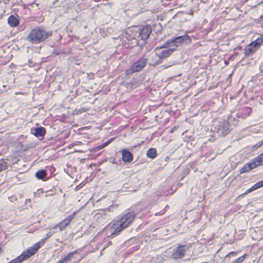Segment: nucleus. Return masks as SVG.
<instances>
[{
	"label": "nucleus",
	"instance_id": "nucleus-1",
	"mask_svg": "<svg viewBox=\"0 0 263 263\" xmlns=\"http://www.w3.org/2000/svg\"><path fill=\"white\" fill-rule=\"evenodd\" d=\"M52 35V32L41 27L33 29L27 36V40L32 44H39L45 41Z\"/></svg>",
	"mask_w": 263,
	"mask_h": 263
},
{
	"label": "nucleus",
	"instance_id": "nucleus-2",
	"mask_svg": "<svg viewBox=\"0 0 263 263\" xmlns=\"http://www.w3.org/2000/svg\"><path fill=\"white\" fill-rule=\"evenodd\" d=\"M232 129V125L230 124L229 121L223 120L219 121L215 124L214 127L212 129V131L217 133L218 136L224 137L230 133Z\"/></svg>",
	"mask_w": 263,
	"mask_h": 263
},
{
	"label": "nucleus",
	"instance_id": "nucleus-3",
	"mask_svg": "<svg viewBox=\"0 0 263 263\" xmlns=\"http://www.w3.org/2000/svg\"><path fill=\"white\" fill-rule=\"evenodd\" d=\"M192 39L186 34L179 35L176 37H171L167 41L169 43L170 48H174V52L182 44H187L191 43Z\"/></svg>",
	"mask_w": 263,
	"mask_h": 263
},
{
	"label": "nucleus",
	"instance_id": "nucleus-4",
	"mask_svg": "<svg viewBox=\"0 0 263 263\" xmlns=\"http://www.w3.org/2000/svg\"><path fill=\"white\" fill-rule=\"evenodd\" d=\"M263 43V34L258 37L255 41L250 43L244 49L245 57L255 53L260 45Z\"/></svg>",
	"mask_w": 263,
	"mask_h": 263
},
{
	"label": "nucleus",
	"instance_id": "nucleus-5",
	"mask_svg": "<svg viewBox=\"0 0 263 263\" xmlns=\"http://www.w3.org/2000/svg\"><path fill=\"white\" fill-rule=\"evenodd\" d=\"M41 241L36 243L32 247L29 248L26 251H24L19 256L18 259L21 262L26 260L35 254L37 250L41 248Z\"/></svg>",
	"mask_w": 263,
	"mask_h": 263
},
{
	"label": "nucleus",
	"instance_id": "nucleus-6",
	"mask_svg": "<svg viewBox=\"0 0 263 263\" xmlns=\"http://www.w3.org/2000/svg\"><path fill=\"white\" fill-rule=\"evenodd\" d=\"M147 59L142 57L138 61L135 62L130 68L126 71L127 74H131L135 72L140 71L146 65Z\"/></svg>",
	"mask_w": 263,
	"mask_h": 263
},
{
	"label": "nucleus",
	"instance_id": "nucleus-7",
	"mask_svg": "<svg viewBox=\"0 0 263 263\" xmlns=\"http://www.w3.org/2000/svg\"><path fill=\"white\" fill-rule=\"evenodd\" d=\"M237 252H231L228 254L224 259V262L226 263H242L246 257V254L241 256H237Z\"/></svg>",
	"mask_w": 263,
	"mask_h": 263
},
{
	"label": "nucleus",
	"instance_id": "nucleus-8",
	"mask_svg": "<svg viewBox=\"0 0 263 263\" xmlns=\"http://www.w3.org/2000/svg\"><path fill=\"white\" fill-rule=\"evenodd\" d=\"M136 213L134 211H130L124 214L118 221L125 228L128 227L134 221L136 217Z\"/></svg>",
	"mask_w": 263,
	"mask_h": 263
},
{
	"label": "nucleus",
	"instance_id": "nucleus-9",
	"mask_svg": "<svg viewBox=\"0 0 263 263\" xmlns=\"http://www.w3.org/2000/svg\"><path fill=\"white\" fill-rule=\"evenodd\" d=\"M190 246L179 245L174 250L172 255V258L175 260L182 259L185 256V253Z\"/></svg>",
	"mask_w": 263,
	"mask_h": 263
},
{
	"label": "nucleus",
	"instance_id": "nucleus-10",
	"mask_svg": "<svg viewBox=\"0 0 263 263\" xmlns=\"http://www.w3.org/2000/svg\"><path fill=\"white\" fill-rule=\"evenodd\" d=\"M152 31L150 25H146L139 30V37L142 40H146L149 36Z\"/></svg>",
	"mask_w": 263,
	"mask_h": 263
},
{
	"label": "nucleus",
	"instance_id": "nucleus-11",
	"mask_svg": "<svg viewBox=\"0 0 263 263\" xmlns=\"http://www.w3.org/2000/svg\"><path fill=\"white\" fill-rule=\"evenodd\" d=\"M258 165L256 162L255 161L254 159L251 160L250 162L246 164L240 169V173L243 174L245 173H247L250 170H253L257 167H258Z\"/></svg>",
	"mask_w": 263,
	"mask_h": 263
},
{
	"label": "nucleus",
	"instance_id": "nucleus-12",
	"mask_svg": "<svg viewBox=\"0 0 263 263\" xmlns=\"http://www.w3.org/2000/svg\"><path fill=\"white\" fill-rule=\"evenodd\" d=\"M122 154V158L124 162L129 163L133 160V155L126 148L122 149L120 151Z\"/></svg>",
	"mask_w": 263,
	"mask_h": 263
},
{
	"label": "nucleus",
	"instance_id": "nucleus-13",
	"mask_svg": "<svg viewBox=\"0 0 263 263\" xmlns=\"http://www.w3.org/2000/svg\"><path fill=\"white\" fill-rule=\"evenodd\" d=\"M125 228L118 222L115 224V226L112 228V232L111 233L110 237L111 238H113L116 236L119 235Z\"/></svg>",
	"mask_w": 263,
	"mask_h": 263
},
{
	"label": "nucleus",
	"instance_id": "nucleus-14",
	"mask_svg": "<svg viewBox=\"0 0 263 263\" xmlns=\"http://www.w3.org/2000/svg\"><path fill=\"white\" fill-rule=\"evenodd\" d=\"M31 133L37 138L43 137L46 134V128L42 126L33 128L31 129Z\"/></svg>",
	"mask_w": 263,
	"mask_h": 263
},
{
	"label": "nucleus",
	"instance_id": "nucleus-15",
	"mask_svg": "<svg viewBox=\"0 0 263 263\" xmlns=\"http://www.w3.org/2000/svg\"><path fill=\"white\" fill-rule=\"evenodd\" d=\"M263 186V180L257 182L255 184H254L251 187L247 190L244 193L242 194L240 196H242L245 195L248 193H250L256 190L259 189Z\"/></svg>",
	"mask_w": 263,
	"mask_h": 263
},
{
	"label": "nucleus",
	"instance_id": "nucleus-16",
	"mask_svg": "<svg viewBox=\"0 0 263 263\" xmlns=\"http://www.w3.org/2000/svg\"><path fill=\"white\" fill-rule=\"evenodd\" d=\"M174 52V48H168L166 50H163L159 53H157L156 55H160L161 59L164 60L169 57Z\"/></svg>",
	"mask_w": 263,
	"mask_h": 263
},
{
	"label": "nucleus",
	"instance_id": "nucleus-17",
	"mask_svg": "<svg viewBox=\"0 0 263 263\" xmlns=\"http://www.w3.org/2000/svg\"><path fill=\"white\" fill-rule=\"evenodd\" d=\"M8 23L11 27H15L18 25L19 20L14 15H11L8 18Z\"/></svg>",
	"mask_w": 263,
	"mask_h": 263
},
{
	"label": "nucleus",
	"instance_id": "nucleus-18",
	"mask_svg": "<svg viewBox=\"0 0 263 263\" xmlns=\"http://www.w3.org/2000/svg\"><path fill=\"white\" fill-rule=\"evenodd\" d=\"M35 177L39 180L42 179L43 181H47L48 180L46 171L44 170L38 171L35 173Z\"/></svg>",
	"mask_w": 263,
	"mask_h": 263
},
{
	"label": "nucleus",
	"instance_id": "nucleus-19",
	"mask_svg": "<svg viewBox=\"0 0 263 263\" xmlns=\"http://www.w3.org/2000/svg\"><path fill=\"white\" fill-rule=\"evenodd\" d=\"M157 156V153L156 148H149L146 152V156L151 158L152 159H154Z\"/></svg>",
	"mask_w": 263,
	"mask_h": 263
},
{
	"label": "nucleus",
	"instance_id": "nucleus-20",
	"mask_svg": "<svg viewBox=\"0 0 263 263\" xmlns=\"http://www.w3.org/2000/svg\"><path fill=\"white\" fill-rule=\"evenodd\" d=\"M8 161V159H0V173L7 169Z\"/></svg>",
	"mask_w": 263,
	"mask_h": 263
},
{
	"label": "nucleus",
	"instance_id": "nucleus-21",
	"mask_svg": "<svg viewBox=\"0 0 263 263\" xmlns=\"http://www.w3.org/2000/svg\"><path fill=\"white\" fill-rule=\"evenodd\" d=\"M70 222L68 221V220L65 218L63 220H62L61 222H60L57 226H59L60 228V229L61 231L63 230L66 227H67L69 224Z\"/></svg>",
	"mask_w": 263,
	"mask_h": 263
},
{
	"label": "nucleus",
	"instance_id": "nucleus-22",
	"mask_svg": "<svg viewBox=\"0 0 263 263\" xmlns=\"http://www.w3.org/2000/svg\"><path fill=\"white\" fill-rule=\"evenodd\" d=\"M114 139H115L114 138H112L110 139L106 142H104V143H102L101 144L97 146L96 148L98 150H100V149H101L104 148L105 147L107 146L108 144H109L114 140Z\"/></svg>",
	"mask_w": 263,
	"mask_h": 263
},
{
	"label": "nucleus",
	"instance_id": "nucleus-23",
	"mask_svg": "<svg viewBox=\"0 0 263 263\" xmlns=\"http://www.w3.org/2000/svg\"><path fill=\"white\" fill-rule=\"evenodd\" d=\"M241 110L246 118L250 116L252 111V108L250 107H245L241 108Z\"/></svg>",
	"mask_w": 263,
	"mask_h": 263
},
{
	"label": "nucleus",
	"instance_id": "nucleus-24",
	"mask_svg": "<svg viewBox=\"0 0 263 263\" xmlns=\"http://www.w3.org/2000/svg\"><path fill=\"white\" fill-rule=\"evenodd\" d=\"M254 159L258 166L263 165V153Z\"/></svg>",
	"mask_w": 263,
	"mask_h": 263
},
{
	"label": "nucleus",
	"instance_id": "nucleus-25",
	"mask_svg": "<svg viewBox=\"0 0 263 263\" xmlns=\"http://www.w3.org/2000/svg\"><path fill=\"white\" fill-rule=\"evenodd\" d=\"M78 252L77 250L73 251L72 252L69 253L66 256H65V258L68 261H70L72 259V256L76 254Z\"/></svg>",
	"mask_w": 263,
	"mask_h": 263
},
{
	"label": "nucleus",
	"instance_id": "nucleus-26",
	"mask_svg": "<svg viewBox=\"0 0 263 263\" xmlns=\"http://www.w3.org/2000/svg\"><path fill=\"white\" fill-rule=\"evenodd\" d=\"M161 48H170L169 43L167 40L161 46L157 47L156 50Z\"/></svg>",
	"mask_w": 263,
	"mask_h": 263
},
{
	"label": "nucleus",
	"instance_id": "nucleus-27",
	"mask_svg": "<svg viewBox=\"0 0 263 263\" xmlns=\"http://www.w3.org/2000/svg\"><path fill=\"white\" fill-rule=\"evenodd\" d=\"M156 56L158 57V59L155 62V63L154 64V66H156L160 65V64H161L162 63V62L164 60L163 59L161 58L160 55H156Z\"/></svg>",
	"mask_w": 263,
	"mask_h": 263
},
{
	"label": "nucleus",
	"instance_id": "nucleus-28",
	"mask_svg": "<svg viewBox=\"0 0 263 263\" xmlns=\"http://www.w3.org/2000/svg\"><path fill=\"white\" fill-rule=\"evenodd\" d=\"M236 115H237V117L238 118H241V119L246 118V117L245 116V115H243V113L242 112V111H241V109L238 111V112L237 113Z\"/></svg>",
	"mask_w": 263,
	"mask_h": 263
},
{
	"label": "nucleus",
	"instance_id": "nucleus-29",
	"mask_svg": "<svg viewBox=\"0 0 263 263\" xmlns=\"http://www.w3.org/2000/svg\"><path fill=\"white\" fill-rule=\"evenodd\" d=\"M79 212V211H76L74 212L72 215H69L66 219L68 220L69 222L72 220V219L74 218V216Z\"/></svg>",
	"mask_w": 263,
	"mask_h": 263
},
{
	"label": "nucleus",
	"instance_id": "nucleus-30",
	"mask_svg": "<svg viewBox=\"0 0 263 263\" xmlns=\"http://www.w3.org/2000/svg\"><path fill=\"white\" fill-rule=\"evenodd\" d=\"M69 261H67V260L66 259V258L65 257L63 259H60L59 261H58L56 263H67Z\"/></svg>",
	"mask_w": 263,
	"mask_h": 263
},
{
	"label": "nucleus",
	"instance_id": "nucleus-31",
	"mask_svg": "<svg viewBox=\"0 0 263 263\" xmlns=\"http://www.w3.org/2000/svg\"><path fill=\"white\" fill-rule=\"evenodd\" d=\"M35 64H36L35 63H33L31 60H28V65H29V67H34Z\"/></svg>",
	"mask_w": 263,
	"mask_h": 263
},
{
	"label": "nucleus",
	"instance_id": "nucleus-32",
	"mask_svg": "<svg viewBox=\"0 0 263 263\" xmlns=\"http://www.w3.org/2000/svg\"><path fill=\"white\" fill-rule=\"evenodd\" d=\"M109 162H110V163H112V164H116V165H118V164H119V163H118L117 162H116V161H115V160L114 159H110L109 160Z\"/></svg>",
	"mask_w": 263,
	"mask_h": 263
},
{
	"label": "nucleus",
	"instance_id": "nucleus-33",
	"mask_svg": "<svg viewBox=\"0 0 263 263\" xmlns=\"http://www.w3.org/2000/svg\"><path fill=\"white\" fill-rule=\"evenodd\" d=\"M43 189H40L37 190V192L36 193V194H39L40 195L41 194H43Z\"/></svg>",
	"mask_w": 263,
	"mask_h": 263
},
{
	"label": "nucleus",
	"instance_id": "nucleus-34",
	"mask_svg": "<svg viewBox=\"0 0 263 263\" xmlns=\"http://www.w3.org/2000/svg\"><path fill=\"white\" fill-rule=\"evenodd\" d=\"M51 234L50 233H49L48 234H46V238H45V240L49 238V237H50L51 236Z\"/></svg>",
	"mask_w": 263,
	"mask_h": 263
},
{
	"label": "nucleus",
	"instance_id": "nucleus-35",
	"mask_svg": "<svg viewBox=\"0 0 263 263\" xmlns=\"http://www.w3.org/2000/svg\"><path fill=\"white\" fill-rule=\"evenodd\" d=\"M110 209H111V206H110V207L108 208V209H109V210H110Z\"/></svg>",
	"mask_w": 263,
	"mask_h": 263
}]
</instances>
